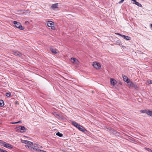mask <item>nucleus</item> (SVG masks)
<instances>
[{"instance_id":"obj_30","label":"nucleus","mask_w":152,"mask_h":152,"mask_svg":"<svg viewBox=\"0 0 152 152\" xmlns=\"http://www.w3.org/2000/svg\"><path fill=\"white\" fill-rule=\"evenodd\" d=\"M59 115L58 114H56V115H55V117L57 118H58V117H59Z\"/></svg>"},{"instance_id":"obj_38","label":"nucleus","mask_w":152,"mask_h":152,"mask_svg":"<svg viewBox=\"0 0 152 152\" xmlns=\"http://www.w3.org/2000/svg\"><path fill=\"white\" fill-rule=\"evenodd\" d=\"M12 124H17V122H15L14 123H12Z\"/></svg>"},{"instance_id":"obj_43","label":"nucleus","mask_w":152,"mask_h":152,"mask_svg":"<svg viewBox=\"0 0 152 152\" xmlns=\"http://www.w3.org/2000/svg\"><path fill=\"white\" fill-rule=\"evenodd\" d=\"M39 147L40 148H42V147L40 146Z\"/></svg>"},{"instance_id":"obj_34","label":"nucleus","mask_w":152,"mask_h":152,"mask_svg":"<svg viewBox=\"0 0 152 152\" xmlns=\"http://www.w3.org/2000/svg\"><path fill=\"white\" fill-rule=\"evenodd\" d=\"M80 126L81 125L78 124V125H77V126H76V127L78 129L80 127Z\"/></svg>"},{"instance_id":"obj_1","label":"nucleus","mask_w":152,"mask_h":152,"mask_svg":"<svg viewBox=\"0 0 152 152\" xmlns=\"http://www.w3.org/2000/svg\"><path fill=\"white\" fill-rule=\"evenodd\" d=\"M13 23L15 25L16 27L18 28L20 30H23L24 29V27L22 26L21 25V23L18 22H17L16 21H14Z\"/></svg>"},{"instance_id":"obj_36","label":"nucleus","mask_w":152,"mask_h":152,"mask_svg":"<svg viewBox=\"0 0 152 152\" xmlns=\"http://www.w3.org/2000/svg\"><path fill=\"white\" fill-rule=\"evenodd\" d=\"M17 124L21 123L22 121H19L17 122Z\"/></svg>"},{"instance_id":"obj_12","label":"nucleus","mask_w":152,"mask_h":152,"mask_svg":"<svg viewBox=\"0 0 152 152\" xmlns=\"http://www.w3.org/2000/svg\"><path fill=\"white\" fill-rule=\"evenodd\" d=\"M50 50L53 53L56 54L57 53V50L55 48H50Z\"/></svg>"},{"instance_id":"obj_15","label":"nucleus","mask_w":152,"mask_h":152,"mask_svg":"<svg viewBox=\"0 0 152 152\" xmlns=\"http://www.w3.org/2000/svg\"><path fill=\"white\" fill-rule=\"evenodd\" d=\"M58 4H53L51 7L53 9L57 8L58 7Z\"/></svg>"},{"instance_id":"obj_24","label":"nucleus","mask_w":152,"mask_h":152,"mask_svg":"<svg viewBox=\"0 0 152 152\" xmlns=\"http://www.w3.org/2000/svg\"><path fill=\"white\" fill-rule=\"evenodd\" d=\"M11 94L10 93H6V95L7 97H9L10 96Z\"/></svg>"},{"instance_id":"obj_4","label":"nucleus","mask_w":152,"mask_h":152,"mask_svg":"<svg viewBox=\"0 0 152 152\" xmlns=\"http://www.w3.org/2000/svg\"><path fill=\"white\" fill-rule=\"evenodd\" d=\"M93 66L96 69H99L101 68V65L100 64L96 62H93Z\"/></svg>"},{"instance_id":"obj_21","label":"nucleus","mask_w":152,"mask_h":152,"mask_svg":"<svg viewBox=\"0 0 152 152\" xmlns=\"http://www.w3.org/2000/svg\"><path fill=\"white\" fill-rule=\"evenodd\" d=\"M147 110H141L140 111V112L141 113H147Z\"/></svg>"},{"instance_id":"obj_37","label":"nucleus","mask_w":152,"mask_h":152,"mask_svg":"<svg viewBox=\"0 0 152 152\" xmlns=\"http://www.w3.org/2000/svg\"><path fill=\"white\" fill-rule=\"evenodd\" d=\"M25 23L26 24H28L29 23V22L28 21H26L25 22Z\"/></svg>"},{"instance_id":"obj_28","label":"nucleus","mask_w":152,"mask_h":152,"mask_svg":"<svg viewBox=\"0 0 152 152\" xmlns=\"http://www.w3.org/2000/svg\"><path fill=\"white\" fill-rule=\"evenodd\" d=\"M115 34L118 35H119L122 37V36L123 35H122L121 34L118 33H116Z\"/></svg>"},{"instance_id":"obj_9","label":"nucleus","mask_w":152,"mask_h":152,"mask_svg":"<svg viewBox=\"0 0 152 152\" xmlns=\"http://www.w3.org/2000/svg\"><path fill=\"white\" fill-rule=\"evenodd\" d=\"M47 24L48 26L49 27H52V26L54 25L53 22L50 21H48Z\"/></svg>"},{"instance_id":"obj_44","label":"nucleus","mask_w":152,"mask_h":152,"mask_svg":"<svg viewBox=\"0 0 152 152\" xmlns=\"http://www.w3.org/2000/svg\"><path fill=\"white\" fill-rule=\"evenodd\" d=\"M124 47V46H122V47Z\"/></svg>"},{"instance_id":"obj_22","label":"nucleus","mask_w":152,"mask_h":152,"mask_svg":"<svg viewBox=\"0 0 152 152\" xmlns=\"http://www.w3.org/2000/svg\"><path fill=\"white\" fill-rule=\"evenodd\" d=\"M32 148L34 150L36 151L37 152H39V151H38V150H37V149H39L35 148V146H33L32 147Z\"/></svg>"},{"instance_id":"obj_6","label":"nucleus","mask_w":152,"mask_h":152,"mask_svg":"<svg viewBox=\"0 0 152 152\" xmlns=\"http://www.w3.org/2000/svg\"><path fill=\"white\" fill-rule=\"evenodd\" d=\"M17 129L18 130H20V132H25V128L24 126H20L17 127Z\"/></svg>"},{"instance_id":"obj_13","label":"nucleus","mask_w":152,"mask_h":152,"mask_svg":"<svg viewBox=\"0 0 152 152\" xmlns=\"http://www.w3.org/2000/svg\"><path fill=\"white\" fill-rule=\"evenodd\" d=\"M146 114H147L148 115H149L151 116H152V110L151 111L150 110H147Z\"/></svg>"},{"instance_id":"obj_35","label":"nucleus","mask_w":152,"mask_h":152,"mask_svg":"<svg viewBox=\"0 0 152 152\" xmlns=\"http://www.w3.org/2000/svg\"><path fill=\"white\" fill-rule=\"evenodd\" d=\"M51 29L53 30H55V27L54 26H52V27H51Z\"/></svg>"},{"instance_id":"obj_3","label":"nucleus","mask_w":152,"mask_h":152,"mask_svg":"<svg viewBox=\"0 0 152 152\" xmlns=\"http://www.w3.org/2000/svg\"><path fill=\"white\" fill-rule=\"evenodd\" d=\"M2 146L9 149H12L13 148V146L11 144L5 142H4V141L3 142V144L2 145Z\"/></svg>"},{"instance_id":"obj_25","label":"nucleus","mask_w":152,"mask_h":152,"mask_svg":"<svg viewBox=\"0 0 152 152\" xmlns=\"http://www.w3.org/2000/svg\"><path fill=\"white\" fill-rule=\"evenodd\" d=\"M147 82L148 83L151 84H152V80H148L147 81Z\"/></svg>"},{"instance_id":"obj_17","label":"nucleus","mask_w":152,"mask_h":152,"mask_svg":"<svg viewBox=\"0 0 152 152\" xmlns=\"http://www.w3.org/2000/svg\"><path fill=\"white\" fill-rule=\"evenodd\" d=\"M134 4H135L136 5H137V6H139V7H142L141 4L139 2H137L136 1L134 3Z\"/></svg>"},{"instance_id":"obj_5","label":"nucleus","mask_w":152,"mask_h":152,"mask_svg":"<svg viewBox=\"0 0 152 152\" xmlns=\"http://www.w3.org/2000/svg\"><path fill=\"white\" fill-rule=\"evenodd\" d=\"M71 61L72 63L75 64H78L79 63L78 60L75 58H71Z\"/></svg>"},{"instance_id":"obj_23","label":"nucleus","mask_w":152,"mask_h":152,"mask_svg":"<svg viewBox=\"0 0 152 152\" xmlns=\"http://www.w3.org/2000/svg\"><path fill=\"white\" fill-rule=\"evenodd\" d=\"M116 43L117 45H118L120 46H121V45H122L121 44V42L119 40L116 41Z\"/></svg>"},{"instance_id":"obj_11","label":"nucleus","mask_w":152,"mask_h":152,"mask_svg":"<svg viewBox=\"0 0 152 152\" xmlns=\"http://www.w3.org/2000/svg\"><path fill=\"white\" fill-rule=\"evenodd\" d=\"M115 82H116V81L112 78H111L110 79V83L111 84L113 85V86H114L115 85Z\"/></svg>"},{"instance_id":"obj_26","label":"nucleus","mask_w":152,"mask_h":152,"mask_svg":"<svg viewBox=\"0 0 152 152\" xmlns=\"http://www.w3.org/2000/svg\"><path fill=\"white\" fill-rule=\"evenodd\" d=\"M3 142H4L3 141L0 140V145L2 146V145L3 144Z\"/></svg>"},{"instance_id":"obj_32","label":"nucleus","mask_w":152,"mask_h":152,"mask_svg":"<svg viewBox=\"0 0 152 152\" xmlns=\"http://www.w3.org/2000/svg\"><path fill=\"white\" fill-rule=\"evenodd\" d=\"M133 87L134 88H137V87L136 85L135 84H134Z\"/></svg>"},{"instance_id":"obj_2","label":"nucleus","mask_w":152,"mask_h":152,"mask_svg":"<svg viewBox=\"0 0 152 152\" xmlns=\"http://www.w3.org/2000/svg\"><path fill=\"white\" fill-rule=\"evenodd\" d=\"M22 142L27 144V145H25V147L26 148L27 147H30L31 146L33 145V143L32 142L27 140H23L22 141Z\"/></svg>"},{"instance_id":"obj_33","label":"nucleus","mask_w":152,"mask_h":152,"mask_svg":"<svg viewBox=\"0 0 152 152\" xmlns=\"http://www.w3.org/2000/svg\"><path fill=\"white\" fill-rule=\"evenodd\" d=\"M124 0H121V1H120L119 2V4H121L122 3H123V2L124 1Z\"/></svg>"},{"instance_id":"obj_16","label":"nucleus","mask_w":152,"mask_h":152,"mask_svg":"<svg viewBox=\"0 0 152 152\" xmlns=\"http://www.w3.org/2000/svg\"><path fill=\"white\" fill-rule=\"evenodd\" d=\"M4 105V103L3 100H0V107H3Z\"/></svg>"},{"instance_id":"obj_42","label":"nucleus","mask_w":152,"mask_h":152,"mask_svg":"<svg viewBox=\"0 0 152 152\" xmlns=\"http://www.w3.org/2000/svg\"><path fill=\"white\" fill-rule=\"evenodd\" d=\"M4 152H8L7 151H6V150H4Z\"/></svg>"},{"instance_id":"obj_31","label":"nucleus","mask_w":152,"mask_h":152,"mask_svg":"<svg viewBox=\"0 0 152 152\" xmlns=\"http://www.w3.org/2000/svg\"><path fill=\"white\" fill-rule=\"evenodd\" d=\"M4 150L2 149H0V152H4Z\"/></svg>"},{"instance_id":"obj_7","label":"nucleus","mask_w":152,"mask_h":152,"mask_svg":"<svg viewBox=\"0 0 152 152\" xmlns=\"http://www.w3.org/2000/svg\"><path fill=\"white\" fill-rule=\"evenodd\" d=\"M122 77L123 80L126 82L127 83H129L130 80L128 78V77L124 75H122Z\"/></svg>"},{"instance_id":"obj_29","label":"nucleus","mask_w":152,"mask_h":152,"mask_svg":"<svg viewBox=\"0 0 152 152\" xmlns=\"http://www.w3.org/2000/svg\"><path fill=\"white\" fill-rule=\"evenodd\" d=\"M146 149H147L149 151H150L152 152V150L149 148H146Z\"/></svg>"},{"instance_id":"obj_8","label":"nucleus","mask_w":152,"mask_h":152,"mask_svg":"<svg viewBox=\"0 0 152 152\" xmlns=\"http://www.w3.org/2000/svg\"><path fill=\"white\" fill-rule=\"evenodd\" d=\"M13 54L18 57H20L22 55V54L19 52L18 51H16L13 52Z\"/></svg>"},{"instance_id":"obj_19","label":"nucleus","mask_w":152,"mask_h":152,"mask_svg":"<svg viewBox=\"0 0 152 152\" xmlns=\"http://www.w3.org/2000/svg\"><path fill=\"white\" fill-rule=\"evenodd\" d=\"M56 135L60 137H62L63 135L62 134L60 133L59 132H57L56 133Z\"/></svg>"},{"instance_id":"obj_27","label":"nucleus","mask_w":152,"mask_h":152,"mask_svg":"<svg viewBox=\"0 0 152 152\" xmlns=\"http://www.w3.org/2000/svg\"><path fill=\"white\" fill-rule=\"evenodd\" d=\"M115 34L118 35H119L122 37V36L123 35H122L121 34L118 33H116Z\"/></svg>"},{"instance_id":"obj_10","label":"nucleus","mask_w":152,"mask_h":152,"mask_svg":"<svg viewBox=\"0 0 152 152\" xmlns=\"http://www.w3.org/2000/svg\"><path fill=\"white\" fill-rule=\"evenodd\" d=\"M78 129L83 132H84L85 133H86V132H87V130L85 129L83 126H80L79 128Z\"/></svg>"},{"instance_id":"obj_41","label":"nucleus","mask_w":152,"mask_h":152,"mask_svg":"<svg viewBox=\"0 0 152 152\" xmlns=\"http://www.w3.org/2000/svg\"><path fill=\"white\" fill-rule=\"evenodd\" d=\"M151 28H152V24H151Z\"/></svg>"},{"instance_id":"obj_39","label":"nucleus","mask_w":152,"mask_h":152,"mask_svg":"<svg viewBox=\"0 0 152 152\" xmlns=\"http://www.w3.org/2000/svg\"><path fill=\"white\" fill-rule=\"evenodd\" d=\"M132 1H133L134 2L133 3H134L136 1V0H131Z\"/></svg>"},{"instance_id":"obj_14","label":"nucleus","mask_w":152,"mask_h":152,"mask_svg":"<svg viewBox=\"0 0 152 152\" xmlns=\"http://www.w3.org/2000/svg\"><path fill=\"white\" fill-rule=\"evenodd\" d=\"M122 37L126 40H128L130 39V38L128 36L123 35Z\"/></svg>"},{"instance_id":"obj_40","label":"nucleus","mask_w":152,"mask_h":152,"mask_svg":"<svg viewBox=\"0 0 152 152\" xmlns=\"http://www.w3.org/2000/svg\"><path fill=\"white\" fill-rule=\"evenodd\" d=\"M56 112H54L53 113V114L55 115L56 114Z\"/></svg>"},{"instance_id":"obj_20","label":"nucleus","mask_w":152,"mask_h":152,"mask_svg":"<svg viewBox=\"0 0 152 152\" xmlns=\"http://www.w3.org/2000/svg\"><path fill=\"white\" fill-rule=\"evenodd\" d=\"M129 83H130V84H129L130 86L132 87H133L134 86L135 84L133 83L132 82H129Z\"/></svg>"},{"instance_id":"obj_18","label":"nucleus","mask_w":152,"mask_h":152,"mask_svg":"<svg viewBox=\"0 0 152 152\" xmlns=\"http://www.w3.org/2000/svg\"><path fill=\"white\" fill-rule=\"evenodd\" d=\"M72 124L75 127L77 126L78 125V124L75 121H72Z\"/></svg>"}]
</instances>
